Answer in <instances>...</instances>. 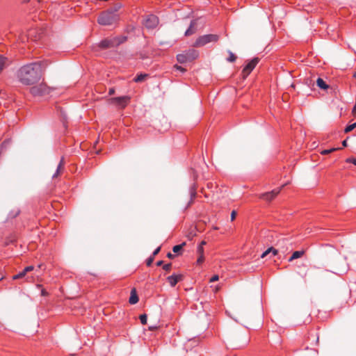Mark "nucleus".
Instances as JSON below:
<instances>
[{"instance_id":"nucleus-37","label":"nucleus","mask_w":356,"mask_h":356,"mask_svg":"<svg viewBox=\"0 0 356 356\" xmlns=\"http://www.w3.org/2000/svg\"><path fill=\"white\" fill-rule=\"evenodd\" d=\"M160 250H161V248H160V247L157 248H156V249L153 252V254H152V256L154 257H155V256H156V255L159 252Z\"/></svg>"},{"instance_id":"nucleus-12","label":"nucleus","mask_w":356,"mask_h":356,"mask_svg":"<svg viewBox=\"0 0 356 356\" xmlns=\"http://www.w3.org/2000/svg\"><path fill=\"white\" fill-rule=\"evenodd\" d=\"M183 276L181 275H175L173 274L167 277V280L169 282L170 285L172 287L175 286V285L182 280Z\"/></svg>"},{"instance_id":"nucleus-7","label":"nucleus","mask_w":356,"mask_h":356,"mask_svg":"<svg viewBox=\"0 0 356 356\" xmlns=\"http://www.w3.org/2000/svg\"><path fill=\"white\" fill-rule=\"evenodd\" d=\"M127 40L126 37L113 38L112 39H105L100 42L99 47L106 49L118 46Z\"/></svg>"},{"instance_id":"nucleus-44","label":"nucleus","mask_w":356,"mask_h":356,"mask_svg":"<svg viewBox=\"0 0 356 356\" xmlns=\"http://www.w3.org/2000/svg\"><path fill=\"white\" fill-rule=\"evenodd\" d=\"M4 277L3 273L2 272H0V281L2 280Z\"/></svg>"},{"instance_id":"nucleus-31","label":"nucleus","mask_w":356,"mask_h":356,"mask_svg":"<svg viewBox=\"0 0 356 356\" xmlns=\"http://www.w3.org/2000/svg\"><path fill=\"white\" fill-rule=\"evenodd\" d=\"M346 163H353V164H354L355 165H356V159H355V158H348V159L346 160Z\"/></svg>"},{"instance_id":"nucleus-25","label":"nucleus","mask_w":356,"mask_h":356,"mask_svg":"<svg viewBox=\"0 0 356 356\" xmlns=\"http://www.w3.org/2000/svg\"><path fill=\"white\" fill-rule=\"evenodd\" d=\"M355 127H356V123H353L352 124L347 126L344 131L346 133H348V132L351 131L352 130H353Z\"/></svg>"},{"instance_id":"nucleus-39","label":"nucleus","mask_w":356,"mask_h":356,"mask_svg":"<svg viewBox=\"0 0 356 356\" xmlns=\"http://www.w3.org/2000/svg\"><path fill=\"white\" fill-rule=\"evenodd\" d=\"M115 93V89L113 88H111L108 90V95H112Z\"/></svg>"},{"instance_id":"nucleus-41","label":"nucleus","mask_w":356,"mask_h":356,"mask_svg":"<svg viewBox=\"0 0 356 356\" xmlns=\"http://www.w3.org/2000/svg\"><path fill=\"white\" fill-rule=\"evenodd\" d=\"M206 243H206V241H202L200 242V243L198 245V246H202V248H204V245H206Z\"/></svg>"},{"instance_id":"nucleus-17","label":"nucleus","mask_w":356,"mask_h":356,"mask_svg":"<svg viewBox=\"0 0 356 356\" xmlns=\"http://www.w3.org/2000/svg\"><path fill=\"white\" fill-rule=\"evenodd\" d=\"M8 60L6 57L0 55V74L3 70V69L8 66Z\"/></svg>"},{"instance_id":"nucleus-4","label":"nucleus","mask_w":356,"mask_h":356,"mask_svg":"<svg viewBox=\"0 0 356 356\" xmlns=\"http://www.w3.org/2000/svg\"><path fill=\"white\" fill-rule=\"evenodd\" d=\"M199 56L198 51L192 49L177 56V60L179 63H185L192 61Z\"/></svg>"},{"instance_id":"nucleus-1","label":"nucleus","mask_w":356,"mask_h":356,"mask_svg":"<svg viewBox=\"0 0 356 356\" xmlns=\"http://www.w3.org/2000/svg\"><path fill=\"white\" fill-rule=\"evenodd\" d=\"M44 62H35L21 67L17 71V78L24 85L30 86L39 81L42 76Z\"/></svg>"},{"instance_id":"nucleus-32","label":"nucleus","mask_w":356,"mask_h":356,"mask_svg":"<svg viewBox=\"0 0 356 356\" xmlns=\"http://www.w3.org/2000/svg\"><path fill=\"white\" fill-rule=\"evenodd\" d=\"M171 267H172V264L170 263V264H167L163 265V268L165 271H170V269H171Z\"/></svg>"},{"instance_id":"nucleus-48","label":"nucleus","mask_w":356,"mask_h":356,"mask_svg":"<svg viewBox=\"0 0 356 356\" xmlns=\"http://www.w3.org/2000/svg\"><path fill=\"white\" fill-rule=\"evenodd\" d=\"M26 282H30L31 281L29 280V278L27 277L26 280Z\"/></svg>"},{"instance_id":"nucleus-22","label":"nucleus","mask_w":356,"mask_h":356,"mask_svg":"<svg viewBox=\"0 0 356 356\" xmlns=\"http://www.w3.org/2000/svg\"><path fill=\"white\" fill-rule=\"evenodd\" d=\"M147 75L145 74H140L139 75H137L134 79V81L136 83L138 82H141L143 81L145 78L147 76Z\"/></svg>"},{"instance_id":"nucleus-26","label":"nucleus","mask_w":356,"mask_h":356,"mask_svg":"<svg viewBox=\"0 0 356 356\" xmlns=\"http://www.w3.org/2000/svg\"><path fill=\"white\" fill-rule=\"evenodd\" d=\"M337 149H338L337 148H331L329 149H324V150L321 151V154L323 155H326V154H330V153L336 151Z\"/></svg>"},{"instance_id":"nucleus-15","label":"nucleus","mask_w":356,"mask_h":356,"mask_svg":"<svg viewBox=\"0 0 356 356\" xmlns=\"http://www.w3.org/2000/svg\"><path fill=\"white\" fill-rule=\"evenodd\" d=\"M64 165H65L64 159L61 158L60 163L58 165L56 171L52 176L53 178L57 177L61 173V172L63 171V170L64 168Z\"/></svg>"},{"instance_id":"nucleus-5","label":"nucleus","mask_w":356,"mask_h":356,"mask_svg":"<svg viewBox=\"0 0 356 356\" xmlns=\"http://www.w3.org/2000/svg\"><path fill=\"white\" fill-rule=\"evenodd\" d=\"M131 100L130 96L125 95L118 97H113L109 99L111 104L115 105L119 109L125 108Z\"/></svg>"},{"instance_id":"nucleus-8","label":"nucleus","mask_w":356,"mask_h":356,"mask_svg":"<svg viewBox=\"0 0 356 356\" xmlns=\"http://www.w3.org/2000/svg\"><path fill=\"white\" fill-rule=\"evenodd\" d=\"M259 60L258 58H254L243 67L242 70V76L245 79L258 64Z\"/></svg>"},{"instance_id":"nucleus-30","label":"nucleus","mask_w":356,"mask_h":356,"mask_svg":"<svg viewBox=\"0 0 356 356\" xmlns=\"http://www.w3.org/2000/svg\"><path fill=\"white\" fill-rule=\"evenodd\" d=\"M197 254L198 255H204V248H202V246H197Z\"/></svg>"},{"instance_id":"nucleus-3","label":"nucleus","mask_w":356,"mask_h":356,"mask_svg":"<svg viewBox=\"0 0 356 356\" xmlns=\"http://www.w3.org/2000/svg\"><path fill=\"white\" fill-rule=\"evenodd\" d=\"M217 34H207L198 37L193 44L194 47H200L210 42H216L219 40Z\"/></svg>"},{"instance_id":"nucleus-28","label":"nucleus","mask_w":356,"mask_h":356,"mask_svg":"<svg viewBox=\"0 0 356 356\" xmlns=\"http://www.w3.org/2000/svg\"><path fill=\"white\" fill-rule=\"evenodd\" d=\"M204 261V255H198L197 265H201Z\"/></svg>"},{"instance_id":"nucleus-21","label":"nucleus","mask_w":356,"mask_h":356,"mask_svg":"<svg viewBox=\"0 0 356 356\" xmlns=\"http://www.w3.org/2000/svg\"><path fill=\"white\" fill-rule=\"evenodd\" d=\"M26 272H25V270L24 269L22 271L19 272L18 274H16L13 277V280H18V279H21L24 277H25V275H26Z\"/></svg>"},{"instance_id":"nucleus-27","label":"nucleus","mask_w":356,"mask_h":356,"mask_svg":"<svg viewBox=\"0 0 356 356\" xmlns=\"http://www.w3.org/2000/svg\"><path fill=\"white\" fill-rule=\"evenodd\" d=\"M236 59V56L231 51H229V57L227 58V60L229 62H234Z\"/></svg>"},{"instance_id":"nucleus-38","label":"nucleus","mask_w":356,"mask_h":356,"mask_svg":"<svg viewBox=\"0 0 356 356\" xmlns=\"http://www.w3.org/2000/svg\"><path fill=\"white\" fill-rule=\"evenodd\" d=\"M41 295L42 296H47L48 295V293L46 291L45 289H42V290H41Z\"/></svg>"},{"instance_id":"nucleus-13","label":"nucleus","mask_w":356,"mask_h":356,"mask_svg":"<svg viewBox=\"0 0 356 356\" xmlns=\"http://www.w3.org/2000/svg\"><path fill=\"white\" fill-rule=\"evenodd\" d=\"M197 189V186L196 184H193L192 186H191V187L189 188V193H190V196H191V200L189 202V204H192L195 198L196 197Z\"/></svg>"},{"instance_id":"nucleus-16","label":"nucleus","mask_w":356,"mask_h":356,"mask_svg":"<svg viewBox=\"0 0 356 356\" xmlns=\"http://www.w3.org/2000/svg\"><path fill=\"white\" fill-rule=\"evenodd\" d=\"M129 302L131 305H134L138 302V297L135 289H133L131 291V296Z\"/></svg>"},{"instance_id":"nucleus-14","label":"nucleus","mask_w":356,"mask_h":356,"mask_svg":"<svg viewBox=\"0 0 356 356\" xmlns=\"http://www.w3.org/2000/svg\"><path fill=\"white\" fill-rule=\"evenodd\" d=\"M196 22L195 20L191 21L188 29L185 32L186 36H189L194 34L196 32Z\"/></svg>"},{"instance_id":"nucleus-50","label":"nucleus","mask_w":356,"mask_h":356,"mask_svg":"<svg viewBox=\"0 0 356 356\" xmlns=\"http://www.w3.org/2000/svg\"><path fill=\"white\" fill-rule=\"evenodd\" d=\"M37 1L40 2L41 0H37Z\"/></svg>"},{"instance_id":"nucleus-9","label":"nucleus","mask_w":356,"mask_h":356,"mask_svg":"<svg viewBox=\"0 0 356 356\" xmlns=\"http://www.w3.org/2000/svg\"><path fill=\"white\" fill-rule=\"evenodd\" d=\"M281 188H282L274 189L270 192L262 193L260 195L259 197L264 200L270 202L280 193Z\"/></svg>"},{"instance_id":"nucleus-11","label":"nucleus","mask_w":356,"mask_h":356,"mask_svg":"<svg viewBox=\"0 0 356 356\" xmlns=\"http://www.w3.org/2000/svg\"><path fill=\"white\" fill-rule=\"evenodd\" d=\"M319 335L316 331L309 332L307 337V341L311 346H316L318 344Z\"/></svg>"},{"instance_id":"nucleus-49","label":"nucleus","mask_w":356,"mask_h":356,"mask_svg":"<svg viewBox=\"0 0 356 356\" xmlns=\"http://www.w3.org/2000/svg\"><path fill=\"white\" fill-rule=\"evenodd\" d=\"M354 76L356 78V73L354 74Z\"/></svg>"},{"instance_id":"nucleus-45","label":"nucleus","mask_w":356,"mask_h":356,"mask_svg":"<svg viewBox=\"0 0 356 356\" xmlns=\"http://www.w3.org/2000/svg\"><path fill=\"white\" fill-rule=\"evenodd\" d=\"M343 146L346 147L347 145V143L346 140H343L342 143Z\"/></svg>"},{"instance_id":"nucleus-40","label":"nucleus","mask_w":356,"mask_h":356,"mask_svg":"<svg viewBox=\"0 0 356 356\" xmlns=\"http://www.w3.org/2000/svg\"><path fill=\"white\" fill-rule=\"evenodd\" d=\"M352 113L355 117H356V103L353 108Z\"/></svg>"},{"instance_id":"nucleus-2","label":"nucleus","mask_w":356,"mask_h":356,"mask_svg":"<svg viewBox=\"0 0 356 356\" xmlns=\"http://www.w3.org/2000/svg\"><path fill=\"white\" fill-rule=\"evenodd\" d=\"M120 7V5L116 6L113 9L102 12L97 19L98 23L103 26L112 25L116 23L119 20L118 11Z\"/></svg>"},{"instance_id":"nucleus-24","label":"nucleus","mask_w":356,"mask_h":356,"mask_svg":"<svg viewBox=\"0 0 356 356\" xmlns=\"http://www.w3.org/2000/svg\"><path fill=\"white\" fill-rule=\"evenodd\" d=\"M139 318H140V323L143 324V325H145L147 323V316L146 314H141L140 316H139Z\"/></svg>"},{"instance_id":"nucleus-6","label":"nucleus","mask_w":356,"mask_h":356,"mask_svg":"<svg viewBox=\"0 0 356 356\" xmlns=\"http://www.w3.org/2000/svg\"><path fill=\"white\" fill-rule=\"evenodd\" d=\"M30 92L35 97H43L50 92V88L45 83L33 86L30 89Z\"/></svg>"},{"instance_id":"nucleus-10","label":"nucleus","mask_w":356,"mask_h":356,"mask_svg":"<svg viewBox=\"0 0 356 356\" xmlns=\"http://www.w3.org/2000/svg\"><path fill=\"white\" fill-rule=\"evenodd\" d=\"M159 24V18L154 15L147 16L145 21V26L148 29H154Z\"/></svg>"},{"instance_id":"nucleus-34","label":"nucleus","mask_w":356,"mask_h":356,"mask_svg":"<svg viewBox=\"0 0 356 356\" xmlns=\"http://www.w3.org/2000/svg\"><path fill=\"white\" fill-rule=\"evenodd\" d=\"M25 272L29 273L34 270L33 266H29L24 268Z\"/></svg>"},{"instance_id":"nucleus-33","label":"nucleus","mask_w":356,"mask_h":356,"mask_svg":"<svg viewBox=\"0 0 356 356\" xmlns=\"http://www.w3.org/2000/svg\"><path fill=\"white\" fill-rule=\"evenodd\" d=\"M219 280V276L218 275H214L213 276H212L210 280H209V282H216Z\"/></svg>"},{"instance_id":"nucleus-35","label":"nucleus","mask_w":356,"mask_h":356,"mask_svg":"<svg viewBox=\"0 0 356 356\" xmlns=\"http://www.w3.org/2000/svg\"><path fill=\"white\" fill-rule=\"evenodd\" d=\"M236 211L234 210L231 213V220L234 221L236 218Z\"/></svg>"},{"instance_id":"nucleus-29","label":"nucleus","mask_w":356,"mask_h":356,"mask_svg":"<svg viewBox=\"0 0 356 356\" xmlns=\"http://www.w3.org/2000/svg\"><path fill=\"white\" fill-rule=\"evenodd\" d=\"M154 259V257L152 256H150L147 260H146V265L147 266H150L153 263Z\"/></svg>"},{"instance_id":"nucleus-19","label":"nucleus","mask_w":356,"mask_h":356,"mask_svg":"<svg viewBox=\"0 0 356 356\" xmlns=\"http://www.w3.org/2000/svg\"><path fill=\"white\" fill-rule=\"evenodd\" d=\"M272 253L273 256H275L278 251L277 250L275 249L274 248L271 247L267 249L265 252H264L261 256V258H264L266 255H268L269 253Z\"/></svg>"},{"instance_id":"nucleus-43","label":"nucleus","mask_w":356,"mask_h":356,"mask_svg":"<svg viewBox=\"0 0 356 356\" xmlns=\"http://www.w3.org/2000/svg\"><path fill=\"white\" fill-rule=\"evenodd\" d=\"M163 264V261H159L156 262V266H160Z\"/></svg>"},{"instance_id":"nucleus-20","label":"nucleus","mask_w":356,"mask_h":356,"mask_svg":"<svg viewBox=\"0 0 356 356\" xmlns=\"http://www.w3.org/2000/svg\"><path fill=\"white\" fill-rule=\"evenodd\" d=\"M304 251H295L293 252L291 257L289 259V261H292L294 259L301 257L304 254Z\"/></svg>"},{"instance_id":"nucleus-18","label":"nucleus","mask_w":356,"mask_h":356,"mask_svg":"<svg viewBox=\"0 0 356 356\" xmlns=\"http://www.w3.org/2000/svg\"><path fill=\"white\" fill-rule=\"evenodd\" d=\"M316 84L318 87L323 90H326L329 88V86L321 78H318Z\"/></svg>"},{"instance_id":"nucleus-42","label":"nucleus","mask_w":356,"mask_h":356,"mask_svg":"<svg viewBox=\"0 0 356 356\" xmlns=\"http://www.w3.org/2000/svg\"><path fill=\"white\" fill-rule=\"evenodd\" d=\"M167 257H168V258H170V259H172V258L174 257V255H173L172 253L168 252V253L167 254Z\"/></svg>"},{"instance_id":"nucleus-46","label":"nucleus","mask_w":356,"mask_h":356,"mask_svg":"<svg viewBox=\"0 0 356 356\" xmlns=\"http://www.w3.org/2000/svg\"><path fill=\"white\" fill-rule=\"evenodd\" d=\"M36 286H37V288H38V289L42 288V285H41V284H37V285H36Z\"/></svg>"},{"instance_id":"nucleus-36","label":"nucleus","mask_w":356,"mask_h":356,"mask_svg":"<svg viewBox=\"0 0 356 356\" xmlns=\"http://www.w3.org/2000/svg\"><path fill=\"white\" fill-rule=\"evenodd\" d=\"M174 67L176 68L177 70H179V71H181L182 72L186 71V70L184 67H182L181 66H179L178 65H175L174 66Z\"/></svg>"},{"instance_id":"nucleus-23","label":"nucleus","mask_w":356,"mask_h":356,"mask_svg":"<svg viewBox=\"0 0 356 356\" xmlns=\"http://www.w3.org/2000/svg\"><path fill=\"white\" fill-rule=\"evenodd\" d=\"M184 245H185V243H184L183 244H181V245H175L172 248L173 252L175 253H179V252L182 249V248Z\"/></svg>"},{"instance_id":"nucleus-47","label":"nucleus","mask_w":356,"mask_h":356,"mask_svg":"<svg viewBox=\"0 0 356 356\" xmlns=\"http://www.w3.org/2000/svg\"><path fill=\"white\" fill-rule=\"evenodd\" d=\"M42 266H43L42 264H39L38 267L39 268H42Z\"/></svg>"}]
</instances>
